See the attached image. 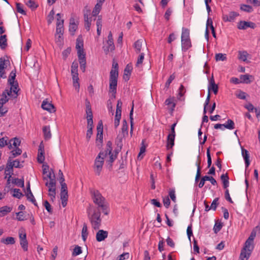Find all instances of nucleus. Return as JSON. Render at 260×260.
<instances>
[{"label":"nucleus","mask_w":260,"mask_h":260,"mask_svg":"<svg viewBox=\"0 0 260 260\" xmlns=\"http://www.w3.org/2000/svg\"><path fill=\"white\" fill-rule=\"evenodd\" d=\"M256 236V232L252 231L249 237L245 242L241 249L239 260H248L254 249L253 241Z\"/></svg>","instance_id":"f257e3e1"},{"label":"nucleus","mask_w":260,"mask_h":260,"mask_svg":"<svg viewBox=\"0 0 260 260\" xmlns=\"http://www.w3.org/2000/svg\"><path fill=\"white\" fill-rule=\"evenodd\" d=\"M118 77V65L117 63H113L112 69L110 72L109 89L112 96L115 98L117 92V80Z\"/></svg>","instance_id":"f03ea898"},{"label":"nucleus","mask_w":260,"mask_h":260,"mask_svg":"<svg viewBox=\"0 0 260 260\" xmlns=\"http://www.w3.org/2000/svg\"><path fill=\"white\" fill-rule=\"evenodd\" d=\"M91 193L94 203L101 208L105 215L108 214L107 211V206L105 201V199L102 196L101 193L96 190L91 191Z\"/></svg>","instance_id":"7ed1b4c3"},{"label":"nucleus","mask_w":260,"mask_h":260,"mask_svg":"<svg viewBox=\"0 0 260 260\" xmlns=\"http://www.w3.org/2000/svg\"><path fill=\"white\" fill-rule=\"evenodd\" d=\"M106 157V153L104 152H100L95 159L93 169L95 173L100 175L102 172L104 162V159Z\"/></svg>","instance_id":"20e7f679"},{"label":"nucleus","mask_w":260,"mask_h":260,"mask_svg":"<svg viewBox=\"0 0 260 260\" xmlns=\"http://www.w3.org/2000/svg\"><path fill=\"white\" fill-rule=\"evenodd\" d=\"M92 228L98 230L101 224V212L100 211H94L91 215H88Z\"/></svg>","instance_id":"39448f33"},{"label":"nucleus","mask_w":260,"mask_h":260,"mask_svg":"<svg viewBox=\"0 0 260 260\" xmlns=\"http://www.w3.org/2000/svg\"><path fill=\"white\" fill-rule=\"evenodd\" d=\"M45 185L48 187V196L50 197L51 200L53 201L56 196L55 180L51 179V180H49V181H47L45 183Z\"/></svg>","instance_id":"423d86ee"},{"label":"nucleus","mask_w":260,"mask_h":260,"mask_svg":"<svg viewBox=\"0 0 260 260\" xmlns=\"http://www.w3.org/2000/svg\"><path fill=\"white\" fill-rule=\"evenodd\" d=\"M45 185L48 187V196L50 197L51 200L53 201L56 196L55 180L51 179V180H49V181H47L45 183Z\"/></svg>","instance_id":"0eeeda50"},{"label":"nucleus","mask_w":260,"mask_h":260,"mask_svg":"<svg viewBox=\"0 0 260 260\" xmlns=\"http://www.w3.org/2000/svg\"><path fill=\"white\" fill-rule=\"evenodd\" d=\"M57 16V22H56V36L58 35H63L64 32V27H63V23L64 20L61 19L62 17V15L60 13H57L56 14Z\"/></svg>","instance_id":"6e6552de"},{"label":"nucleus","mask_w":260,"mask_h":260,"mask_svg":"<svg viewBox=\"0 0 260 260\" xmlns=\"http://www.w3.org/2000/svg\"><path fill=\"white\" fill-rule=\"evenodd\" d=\"M107 46H104L103 49L106 54L110 51H112L115 49V46L113 42L112 34L110 31L108 36V40L107 41Z\"/></svg>","instance_id":"1a4fd4ad"},{"label":"nucleus","mask_w":260,"mask_h":260,"mask_svg":"<svg viewBox=\"0 0 260 260\" xmlns=\"http://www.w3.org/2000/svg\"><path fill=\"white\" fill-rule=\"evenodd\" d=\"M12 88H10V89H5L2 93V97L0 99V109L2 107H3L5 104L8 102L9 98L8 96H13L12 94Z\"/></svg>","instance_id":"9d476101"},{"label":"nucleus","mask_w":260,"mask_h":260,"mask_svg":"<svg viewBox=\"0 0 260 260\" xmlns=\"http://www.w3.org/2000/svg\"><path fill=\"white\" fill-rule=\"evenodd\" d=\"M10 64V61L8 59H5L4 58H0V78H6V73L4 69Z\"/></svg>","instance_id":"9b49d317"},{"label":"nucleus","mask_w":260,"mask_h":260,"mask_svg":"<svg viewBox=\"0 0 260 260\" xmlns=\"http://www.w3.org/2000/svg\"><path fill=\"white\" fill-rule=\"evenodd\" d=\"M90 12L89 10H87L86 12L84 13V26L85 29L89 31L90 30L91 23L92 21L91 17H89Z\"/></svg>","instance_id":"f8f14e48"},{"label":"nucleus","mask_w":260,"mask_h":260,"mask_svg":"<svg viewBox=\"0 0 260 260\" xmlns=\"http://www.w3.org/2000/svg\"><path fill=\"white\" fill-rule=\"evenodd\" d=\"M44 146L43 143H41L39 146L37 160L38 162L42 164L45 160L44 156Z\"/></svg>","instance_id":"ddd939ff"},{"label":"nucleus","mask_w":260,"mask_h":260,"mask_svg":"<svg viewBox=\"0 0 260 260\" xmlns=\"http://www.w3.org/2000/svg\"><path fill=\"white\" fill-rule=\"evenodd\" d=\"M41 107L45 110L50 112V113L55 112V108L52 104L49 103L46 100H44L42 102Z\"/></svg>","instance_id":"4468645a"},{"label":"nucleus","mask_w":260,"mask_h":260,"mask_svg":"<svg viewBox=\"0 0 260 260\" xmlns=\"http://www.w3.org/2000/svg\"><path fill=\"white\" fill-rule=\"evenodd\" d=\"M76 48L77 50L78 56L85 55L83 50V43L79 38L76 40Z\"/></svg>","instance_id":"2eb2a0df"},{"label":"nucleus","mask_w":260,"mask_h":260,"mask_svg":"<svg viewBox=\"0 0 260 260\" xmlns=\"http://www.w3.org/2000/svg\"><path fill=\"white\" fill-rule=\"evenodd\" d=\"M108 233L107 231L103 230H99L96 234V239L98 242H101L104 241L106 238H107Z\"/></svg>","instance_id":"dca6fc26"},{"label":"nucleus","mask_w":260,"mask_h":260,"mask_svg":"<svg viewBox=\"0 0 260 260\" xmlns=\"http://www.w3.org/2000/svg\"><path fill=\"white\" fill-rule=\"evenodd\" d=\"M209 85H208V92L210 93V91L212 90L215 94H216L218 92V87L217 84H215L213 77L212 76L211 78Z\"/></svg>","instance_id":"f3484780"},{"label":"nucleus","mask_w":260,"mask_h":260,"mask_svg":"<svg viewBox=\"0 0 260 260\" xmlns=\"http://www.w3.org/2000/svg\"><path fill=\"white\" fill-rule=\"evenodd\" d=\"M97 136H96V140H99L100 141H103V125L102 120H100L98 124L97 125Z\"/></svg>","instance_id":"a211bd4d"},{"label":"nucleus","mask_w":260,"mask_h":260,"mask_svg":"<svg viewBox=\"0 0 260 260\" xmlns=\"http://www.w3.org/2000/svg\"><path fill=\"white\" fill-rule=\"evenodd\" d=\"M238 16H239V14L237 12H231L229 15H223L222 19L225 22H231Z\"/></svg>","instance_id":"6ab92c4d"},{"label":"nucleus","mask_w":260,"mask_h":260,"mask_svg":"<svg viewBox=\"0 0 260 260\" xmlns=\"http://www.w3.org/2000/svg\"><path fill=\"white\" fill-rule=\"evenodd\" d=\"M191 47L190 39L181 40V47L183 52H186Z\"/></svg>","instance_id":"aec40b11"},{"label":"nucleus","mask_w":260,"mask_h":260,"mask_svg":"<svg viewBox=\"0 0 260 260\" xmlns=\"http://www.w3.org/2000/svg\"><path fill=\"white\" fill-rule=\"evenodd\" d=\"M242 155L245 160L246 168H247L250 165L249 152L247 150L242 148Z\"/></svg>","instance_id":"412c9836"},{"label":"nucleus","mask_w":260,"mask_h":260,"mask_svg":"<svg viewBox=\"0 0 260 260\" xmlns=\"http://www.w3.org/2000/svg\"><path fill=\"white\" fill-rule=\"evenodd\" d=\"M77 24L75 23L74 18H71L70 19L69 31L71 35H74V32L77 29Z\"/></svg>","instance_id":"4be33fe9"},{"label":"nucleus","mask_w":260,"mask_h":260,"mask_svg":"<svg viewBox=\"0 0 260 260\" xmlns=\"http://www.w3.org/2000/svg\"><path fill=\"white\" fill-rule=\"evenodd\" d=\"M174 101L175 100L173 98H168L165 101L166 105L168 106L171 112H173L176 106V104L174 102Z\"/></svg>","instance_id":"5701e85b"},{"label":"nucleus","mask_w":260,"mask_h":260,"mask_svg":"<svg viewBox=\"0 0 260 260\" xmlns=\"http://www.w3.org/2000/svg\"><path fill=\"white\" fill-rule=\"evenodd\" d=\"M78 59L80 66V69L83 72H84L85 71L86 64L85 55H82V56L78 55Z\"/></svg>","instance_id":"b1692460"},{"label":"nucleus","mask_w":260,"mask_h":260,"mask_svg":"<svg viewBox=\"0 0 260 260\" xmlns=\"http://www.w3.org/2000/svg\"><path fill=\"white\" fill-rule=\"evenodd\" d=\"M20 144V140L15 137L13 139H11L9 142V146L8 148L9 149H11L12 148V145H13L16 148H18V147Z\"/></svg>","instance_id":"393cba45"},{"label":"nucleus","mask_w":260,"mask_h":260,"mask_svg":"<svg viewBox=\"0 0 260 260\" xmlns=\"http://www.w3.org/2000/svg\"><path fill=\"white\" fill-rule=\"evenodd\" d=\"M175 135H168L167 137V148L169 149L174 146Z\"/></svg>","instance_id":"a878e982"},{"label":"nucleus","mask_w":260,"mask_h":260,"mask_svg":"<svg viewBox=\"0 0 260 260\" xmlns=\"http://www.w3.org/2000/svg\"><path fill=\"white\" fill-rule=\"evenodd\" d=\"M220 179L223 183L224 188H226L229 186V177L228 173L223 174L220 176Z\"/></svg>","instance_id":"bb28decb"},{"label":"nucleus","mask_w":260,"mask_h":260,"mask_svg":"<svg viewBox=\"0 0 260 260\" xmlns=\"http://www.w3.org/2000/svg\"><path fill=\"white\" fill-rule=\"evenodd\" d=\"M196 165L197 167V174L195 178V181L197 182L198 181L200 176H201V167H200V157L199 155L198 156L197 160L196 162Z\"/></svg>","instance_id":"cd10ccee"},{"label":"nucleus","mask_w":260,"mask_h":260,"mask_svg":"<svg viewBox=\"0 0 260 260\" xmlns=\"http://www.w3.org/2000/svg\"><path fill=\"white\" fill-rule=\"evenodd\" d=\"M88 235V229L86 223H84L81 232V236L82 240L86 241Z\"/></svg>","instance_id":"c85d7f7f"},{"label":"nucleus","mask_w":260,"mask_h":260,"mask_svg":"<svg viewBox=\"0 0 260 260\" xmlns=\"http://www.w3.org/2000/svg\"><path fill=\"white\" fill-rule=\"evenodd\" d=\"M189 39V30L188 28L182 27L181 34V40Z\"/></svg>","instance_id":"c756f323"},{"label":"nucleus","mask_w":260,"mask_h":260,"mask_svg":"<svg viewBox=\"0 0 260 260\" xmlns=\"http://www.w3.org/2000/svg\"><path fill=\"white\" fill-rule=\"evenodd\" d=\"M1 242L6 245H12L15 243L14 238L12 237H8L6 238H2L1 239Z\"/></svg>","instance_id":"7c9ffc66"},{"label":"nucleus","mask_w":260,"mask_h":260,"mask_svg":"<svg viewBox=\"0 0 260 260\" xmlns=\"http://www.w3.org/2000/svg\"><path fill=\"white\" fill-rule=\"evenodd\" d=\"M20 244L23 250L25 251L28 250V242L26 240V236L25 234H23V239H21Z\"/></svg>","instance_id":"2f4dec72"},{"label":"nucleus","mask_w":260,"mask_h":260,"mask_svg":"<svg viewBox=\"0 0 260 260\" xmlns=\"http://www.w3.org/2000/svg\"><path fill=\"white\" fill-rule=\"evenodd\" d=\"M143 42V41L142 39H139L135 42L134 47L137 53L141 52Z\"/></svg>","instance_id":"473e14b6"},{"label":"nucleus","mask_w":260,"mask_h":260,"mask_svg":"<svg viewBox=\"0 0 260 260\" xmlns=\"http://www.w3.org/2000/svg\"><path fill=\"white\" fill-rule=\"evenodd\" d=\"M12 210V208L7 206H5L0 208V213L1 214L0 215L1 217L4 216L7 214L8 213L10 212Z\"/></svg>","instance_id":"72a5a7b5"},{"label":"nucleus","mask_w":260,"mask_h":260,"mask_svg":"<svg viewBox=\"0 0 260 260\" xmlns=\"http://www.w3.org/2000/svg\"><path fill=\"white\" fill-rule=\"evenodd\" d=\"M43 132L45 139H49L51 138V134L50 133V127L49 126H44L43 128Z\"/></svg>","instance_id":"f704fd0d"},{"label":"nucleus","mask_w":260,"mask_h":260,"mask_svg":"<svg viewBox=\"0 0 260 260\" xmlns=\"http://www.w3.org/2000/svg\"><path fill=\"white\" fill-rule=\"evenodd\" d=\"M223 124L224 125V127H225V128H227L228 129L232 130L235 128L234 122L230 119H229L226 121V122L225 123H224Z\"/></svg>","instance_id":"c9c22d12"},{"label":"nucleus","mask_w":260,"mask_h":260,"mask_svg":"<svg viewBox=\"0 0 260 260\" xmlns=\"http://www.w3.org/2000/svg\"><path fill=\"white\" fill-rule=\"evenodd\" d=\"M131 74V69L130 67L127 65L124 70L123 78L125 80L127 81L129 79V76Z\"/></svg>","instance_id":"e433bc0d"},{"label":"nucleus","mask_w":260,"mask_h":260,"mask_svg":"<svg viewBox=\"0 0 260 260\" xmlns=\"http://www.w3.org/2000/svg\"><path fill=\"white\" fill-rule=\"evenodd\" d=\"M7 36L6 35H2L0 37V47L2 49H5L6 47L7 46Z\"/></svg>","instance_id":"4c0bfd02"},{"label":"nucleus","mask_w":260,"mask_h":260,"mask_svg":"<svg viewBox=\"0 0 260 260\" xmlns=\"http://www.w3.org/2000/svg\"><path fill=\"white\" fill-rule=\"evenodd\" d=\"M102 5L101 4L97 3L92 11L93 16H96L99 14L102 8Z\"/></svg>","instance_id":"58836bf2"},{"label":"nucleus","mask_w":260,"mask_h":260,"mask_svg":"<svg viewBox=\"0 0 260 260\" xmlns=\"http://www.w3.org/2000/svg\"><path fill=\"white\" fill-rule=\"evenodd\" d=\"M239 56L238 58L239 59L245 61L247 60V57L248 56V53L246 51H239L238 52Z\"/></svg>","instance_id":"ea45409f"},{"label":"nucleus","mask_w":260,"mask_h":260,"mask_svg":"<svg viewBox=\"0 0 260 260\" xmlns=\"http://www.w3.org/2000/svg\"><path fill=\"white\" fill-rule=\"evenodd\" d=\"M22 153V150L19 148H16L15 149L11 151V155L10 156V158H14L16 156L20 155Z\"/></svg>","instance_id":"a19ab883"},{"label":"nucleus","mask_w":260,"mask_h":260,"mask_svg":"<svg viewBox=\"0 0 260 260\" xmlns=\"http://www.w3.org/2000/svg\"><path fill=\"white\" fill-rule=\"evenodd\" d=\"M252 76L248 74L242 75L240 76V79L241 80V82L248 84L250 83L251 81L250 80V78Z\"/></svg>","instance_id":"79ce46f5"},{"label":"nucleus","mask_w":260,"mask_h":260,"mask_svg":"<svg viewBox=\"0 0 260 260\" xmlns=\"http://www.w3.org/2000/svg\"><path fill=\"white\" fill-rule=\"evenodd\" d=\"M16 77V71L15 70H13L11 71L10 74V76L8 79V82L11 85V86H13V84H14V80Z\"/></svg>","instance_id":"37998d69"},{"label":"nucleus","mask_w":260,"mask_h":260,"mask_svg":"<svg viewBox=\"0 0 260 260\" xmlns=\"http://www.w3.org/2000/svg\"><path fill=\"white\" fill-rule=\"evenodd\" d=\"M127 130H128L127 123L125 120H123L122 121V126L121 128V131H122V133L124 137L125 135H128V131Z\"/></svg>","instance_id":"c03bdc74"},{"label":"nucleus","mask_w":260,"mask_h":260,"mask_svg":"<svg viewBox=\"0 0 260 260\" xmlns=\"http://www.w3.org/2000/svg\"><path fill=\"white\" fill-rule=\"evenodd\" d=\"M107 155L109 156V159L108 160V165L111 167L112 166L113 162L117 158L116 154H114L112 151L110 153H108Z\"/></svg>","instance_id":"a18cd8bd"},{"label":"nucleus","mask_w":260,"mask_h":260,"mask_svg":"<svg viewBox=\"0 0 260 260\" xmlns=\"http://www.w3.org/2000/svg\"><path fill=\"white\" fill-rule=\"evenodd\" d=\"M12 183L17 185L18 186L21 187H24V183L23 180L18 179V178H14L12 179Z\"/></svg>","instance_id":"49530a36"},{"label":"nucleus","mask_w":260,"mask_h":260,"mask_svg":"<svg viewBox=\"0 0 260 260\" xmlns=\"http://www.w3.org/2000/svg\"><path fill=\"white\" fill-rule=\"evenodd\" d=\"M248 27V22L245 21H241L238 25V28L239 29H246Z\"/></svg>","instance_id":"de8ad7c7"},{"label":"nucleus","mask_w":260,"mask_h":260,"mask_svg":"<svg viewBox=\"0 0 260 260\" xmlns=\"http://www.w3.org/2000/svg\"><path fill=\"white\" fill-rule=\"evenodd\" d=\"M5 174H6V178L8 176V180L7 182L8 183H10V178H11L12 175L13 174V169H5Z\"/></svg>","instance_id":"09e8293b"},{"label":"nucleus","mask_w":260,"mask_h":260,"mask_svg":"<svg viewBox=\"0 0 260 260\" xmlns=\"http://www.w3.org/2000/svg\"><path fill=\"white\" fill-rule=\"evenodd\" d=\"M240 9L243 11L248 13L251 12L253 11V9L251 6L244 4L241 5Z\"/></svg>","instance_id":"8fccbe9b"},{"label":"nucleus","mask_w":260,"mask_h":260,"mask_svg":"<svg viewBox=\"0 0 260 260\" xmlns=\"http://www.w3.org/2000/svg\"><path fill=\"white\" fill-rule=\"evenodd\" d=\"M122 103L120 100L117 101L115 115H121V108Z\"/></svg>","instance_id":"3c124183"},{"label":"nucleus","mask_w":260,"mask_h":260,"mask_svg":"<svg viewBox=\"0 0 260 260\" xmlns=\"http://www.w3.org/2000/svg\"><path fill=\"white\" fill-rule=\"evenodd\" d=\"M226 59V56L225 54L222 53H217L215 55V59L216 61H224Z\"/></svg>","instance_id":"603ef678"},{"label":"nucleus","mask_w":260,"mask_h":260,"mask_svg":"<svg viewBox=\"0 0 260 260\" xmlns=\"http://www.w3.org/2000/svg\"><path fill=\"white\" fill-rule=\"evenodd\" d=\"M8 138L7 137H3L0 139V148H3L4 146H9V142H8Z\"/></svg>","instance_id":"864d4df0"},{"label":"nucleus","mask_w":260,"mask_h":260,"mask_svg":"<svg viewBox=\"0 0 260 260\" xmlns=\"http://www.w3.org/2000/svg\"><path fill=\"white\" fill-rule=\"evenodd\" d=\"M13 191L14 194H13V196L15 198L20 199L22 196H23V194L20 192L19 189L14 188L13 189Z\"/></svg>","instance_id":"5fc2aeb1"},{"label":"nucleus","mask_w":260,"mask_h":260,"mask_svg":"<svg viewBox=\"0 0 260 260\" xmlns=\"http://www.w3.org/2000/svg\"><path fill=\"white\" fill-rule=\"evenodd\" d=\"M78 63L76 61H74L71 66V74L78 73Z\"/></svg>","instance_id":"6e6d98bb"},{"label":"nucleus","mask_w":260,"mask_h":260,"mask_svg":"<svg viewBox=\"0 0 260 260\" xmlns=\"http://www.w3.org/2000/svg\"><path fill=\"white\" fill-rule=\"evenodd\" d=\"M26 5L31 9H35L38 7V5L34 0H28Z\"/></svg>","instance_id":"4d7b16f0"},{"label":"nucleus","mask_w":260,"mask_h":260,"mask_svg":"<svg viewBox=\"0 0 260 260\" xmlns=\"http://www.w3.org/2000/svg\"><path fill=\"white\" fill-rule=\"evenodd\" d=\"M16 9L17 12L21 13L22 15L26 14L25 11L23 9L22 4H21L20 3H16Z\"/></svg>","instance_id":"13d9d810"},{"label":"nucleus","mask_w":260,"mask_h":260,"mask_svg":"<svg viewBox=\"0 0 260 260\" xmlns=\"http://www.w3.org/2000/svg\"><path fill=\"white\" fill-rule=\"evenodd\" d=\"M82 253V249L81 247L79 246H76L73 250V252L72 253V255L73 256H77L79 255Z\"/></svg>","instance_id":"bf43d9fd"},{"label":"nucleus","mask_w":260,"mask_h":260,"mask_svg":"<svg viewBox=\"0 0 260 260\" xmlns=\"http://www.w3.org/2000/svg\"><path fill=\"white\" fill-rule=\"evenodd\" d=\"M55 13L53 10H52L48 15V23L51 24L54 19V15Z\"/></svg>","instance_id":"052dcab7"},{"label":"nucleus","mask_w":260,"mask_h":260,"mask_svg":"<svg viewBox=\"0 0 260 260\" xmlns=\"http://www.w3.org/2000/svg\"><path fill=\"white\" fill-rule=\"evenodd\" d=\"M144 58V53H141L138 58V60H137V61L136 63L137 67H139L140 66V65H141L142 63Z\"/></svg>","instance_id":"680f3d73"},{"label":"nucleus","mask_w":260,"mask_h":260,"mask_svg":"<svg viewBox=\"0 0 260 260\" xmlns=\"http://www.w3.org/2000/svg\"><path fill=\"white\" fill-rule=\"evenodd\" d=\"M169 197H170L171 199L174 202H176V195H175V191L174 189H172L169 191Z\"/></svg>","instance_id":"e2e57ef3"},{"label":"nucleus","mask_w":260,"mask_h":260,"mask_svg":"<svg viewBox=\"0 0 260 260\" xmlns=\"http://www.w3.org/2000/svg\"><path fill=\"white\" fill-rule=\"evenodd\" d=\"M175 75L174 74H173L169 77V79H168V80L167 81V82H166V84H165V87L166 88H168L169 87L170 84L171 83L172 81L175 79Z\"/></svg>","instance_id":"0e129e2a"},{"label":"nucleus","mask_w":260,"mask_h":260,"mask_svg":"<svg viewBox=\"0 0 260 260\" xmlns=\"http://www.w3.org/2000/svg\"><path fill=\"white\" fill-rule=\"evenodd\" d=\"M222 228V225L220 223L216 222L214 224L213 230L215 233H217Z\"/></svg>","instance_id":"69168bd1"},{"label":"nucleus","mask_w":260,"mask_h":260,"mask_svg":"<svg viewBox=\"0 0 260 260\" xmlns=\"http://www.w3.org/2000/svg\"><path fill=\"white\" fill-rule=\"evenodd\" d=\"M44 205L46 209L47 210V211L49 213L51 214L52 213V209L51 206L50 204H49V203L47 201H45L44 202Z\"/></svg>","instance_id":"338daca9"},{"label":"nucleus","mask_w":260,"mask_h":260,"mask_svg":"<svg viewBox=\"0 0 260 260\" xmlns=\"http://www.w3.org/2000/svg\"><path fill=\"white\" fill-rule=\"evenodd\" d=\"M129 257V253L128 252H124L119 255V260H125L127 259Z\"/></svg>","instance_id":"774afa93"}]
</instances>
